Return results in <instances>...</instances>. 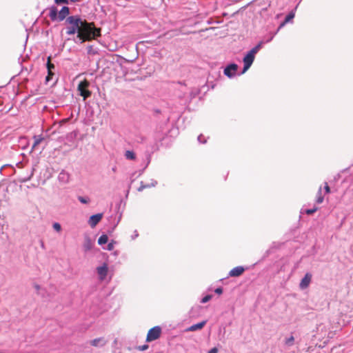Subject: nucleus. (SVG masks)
<instances>
[{"mask_svg": "<svg viewBox=\"0 0 353 353\" xmlns=\"http://www.w3.org/2000/svg\"><path fill=\"white\" fill-rule=\"evenodd\" d=\"M68 26L66 33L69 35L78 33L77 37L82 42L94 39L100 35V29L92 27L91 23L81 20L78 17L68 18Z\"/></svg>", "mask_w": 353, "mask_h": 353, "instance_id": "obj_1", "label": "nucleus"}, {"mask_svg": "<svg viewBox=\"0 0 353 353\" xmlns=\"http://www.w3.org/2000/svg\"><path fill=\"white\" fill-rule=\"evenodd\" d=\"M263 42H260L258 45L254 47L251 50H250L247 54L243 58V63L244 67L242 73L245 72L252 65L256 54L259 51L261 48Z\"/></svg>", "mask_w": 353, "mask_h": 353, "instance_id": "obj_2", "label": "nucleus"}, {"mask_svg": "<svg viewBox=\"0 0 353 353\" xmlns=\"http://www.w3.org/2000/svg\"><path fill=\"white\" fill-rule=\"evenodd\" d=\"M90 83L85 79L81 81L78 85V90L80 92V95L83 97L84 100L91 96V92L87 89Z\"/></svg>", "mask_w": 353, "mask_h": 353, "instance_id": "obj_3", "label": "nucleus"}, {"mask_svg": "<svg viewBox=\"0 0 353 353\" xmlns=\"http://www.w3.org/2000/svg\"><path fill=\"white\" fill-rule=\"evenodd\" d=\"M161 333V329L159 326L154 327L148 331L147 335V341H152L159 338Z\"/></svg>", "mask_w": 353, "mask_h": 353, "instance_id": "obj_4", "label": "nucleus"}, {"mask_svg": "<svg viewBox=\"0 0 353 353\" xmlns=\"http://www.w3.org/2000/svg\"><path fill=\"white\" fill-rule=\"evenodd\" d=\"M312 280V274L310 273H306L304 277L301 279L299 287L301 290L306 289L309 285Z\"/></svg>", "mask_w": 353, "mask_h": 353, "instance_id": "obj_5", "label": "nucleus"}, {"mask_svg": "<svg viewBox=\"0 0 353 353\" xmlns=\"http://www.w3.org/2000/svg\"><path fill=\"white\" fill-rule=\"evenodd\" d=\"M238 65L235 63L228 65L224 70V74L228 77H232L237 71Z\"/></svg>", "mask_w": 353, "mask_h": 353, "instance_id": "obj_6", "label": "nucleus"}, {"mask_svg": "<svg viewBox=\"0 0 353 353\" xmlns=\"http://www.w3.org/2000/svg\"><path fill=\"white\" fill-rule=\"evenodd\" d=\"M103 217V214H94L92 216H91L88 220V224L90 225V226L91 228H94L99 223V221L101 220Z\"/></svg>", "mask_w": 353, "mask_h": 353, "instance_id": "obj_7", "label": "nucleus"}, {"mask_svg": "<svg viewBox=\"0 0 353 353\" xmlns=\"http://www.w3.org/2000/svg\"><path fill=\"white\" fill-rule=\"evenodd\" d=\"M97 273L99 274V279L101 280H103L108 274V266L106 264H103L102 266L98 267Z\"/></svg>", "mask_w": 353, "mask_h": 353, "instance_id": "obj_8", "label": "nucleus"}, {"mask_svg": "<svg viewBox=\"0 0 353 353\" xmlns=\"http://www.w3.org/2000/svg\"><path fill=\"white\" fill-rule=\"evenodd\" d=\"M244 270L245 269L242 266H237L230 270L229 275L232 277L239 276L243 273Z\"/></svg>", "mask_w": 353, "mask_h": 353, "instance_id": "obj_9", "label": "nucleus"}, {"mask_svg": "<svg viewBox=\"0 0 353 353\" xmlns=\"http://www.w3.org/2000/svg\"><path fill=\"white\" fill-rule=\"evenodd\" d=\"M206 324V321H203L199 323L194 324L189 327L186 330L188 332H194L196 330H201Z\"/></svg>", "mask_w": 353, "mask_h": 353, "instance_id": "obj_10", "label": "nucleus"}, {"mask_svg": "<svg viewBox=\"0 0 353 353\" xmlns=\"http://www.w3.org/2000/svg\"><path fill=\"white\" fill-rule=\"evenodd\" d=\"M106 343L103 338L95 339L90 341V344L93 346H103Z\"/></svg>", "mask_w": 353, "mask_h": 353, "instance_id": "obj_11", "label": "nucleus"}, {"mask_svg": "<svg viewBox=\"0 0 353 353\" xmlns=\"http://www.w3.org/2000/svg\"><path fill=\"white\" fill-rule=\"evenodd\" d=\"M59 180L63 183H67L69 181V174L65 171H61L59 174Z\"/></svg>", "mask_w": 353, "mask_h": 353, "instance_id": "obj_12", "label": "nucleus"}, {"mask_svg": "<svg viewBox=\"0 0 353 353\" xmlns=\"http://www.w3.org/2000/svg\"><path fill=\"white\" fill-rule=\"evenodd\" d=\"M69 14V9L68 7H63L59 13V20H63L65 17Z\"/></svg>", "mask_w": 353, "mask_h": 353, "instance_id": "obj_13", "label": "nucleus"}, {"mask_svg": "<svg viewBox=\"0 0 353 353\" xmlns=\"http://www.w3.org/2000/svg\"><path fill=\"white\" fill-rule=\"evenodd\" d=\"M294 17V13L293 12H292L290 14H288L286 16V17L285 19V21L280 25L279 29H280L281 28L284 26L286 23L290 22Z\"/></svg>", "mask_w": 353, "mask_h": 353, "instance_id": "obj_14", "label": "nucleus"}, {"mask_svg": "<svg viewBox=\"0 0 353 353\" xmlns=\"http://www.w3.org/2000/svg\"><path fill=\"white\" fill-rule=\"evenodd\" d=\"M49 16L52 20H55L57 17V10L55 8H52L50 10Z\"/></svg>", "mask_w": 353, "mask_h": 353, "instance_id": "obj_15", "label": "nucleus"}, {"mask_svg": "<svg viewBox=\"0 0 353 353\" xmlns=\"http://www.w3.org/2000/svg\"><path fill=\"white\" fill-rule=\"evenodd\" d=\"M323 199L324 198L322 195V189L321 187H320L316 195V203H321L323 201Z\"/></svg>", "mask_w": 353, "mask_h": 353, "instance_id": "obj_16", "label": "nucleus"}, {"mask_svg": "<svg viewBox=\"0 0 353 353\" xmlns=\"http://www.w3.org/2000/svg\"><path fill=\"white\" fill-rule=\"evenodd\" d=\"M108 238L105 234L101 235L98 239V243L99 245H103L108 242Z\"/></svg>", "mask_w": 353, "mask_h": 353, "instance_id": "obj_17", "label": "nucleus"}, {"mask_svg": "<svg viewBox=\"0 0 353 353\" xmlns=\"http://www.w3.org/2000/svg\"><path fill=\"white\" fill-rule=\"evenodd\" d=\"M34 144L32 145V150H34L39 144L41 143V142L43 140V138L41 137L34 136Z\"/></svg>", "mask_w": 353, "mask_h": 353, "instance_id": "obj_18", "label": "nucleus"}, {"mask_svg": "<svg viewBox=\"0 0 353 353\" xmlns=\"http://www.w3.org/2000/svg\"><path fill=\"white\" fill-rule=\"evenodd\" d=\"M125 157L128 159L133 160L135 159V154L132 151L128 150L125 152Z\"/></svg>", "mask_w": 353, "mask_h": 353, "instance_id": "obj_19", "label": "nucleus"}, {"mask_svg": "<svg viewBox=\"0 0 353 353\" xmlns=\"http://www.w3.org/2000/svg\"><path fill=\"white\" fill-rule=\"evenodd\" d=\"M294 338L293 336H290L288 338H286L285 340V343L288 346H292L294 344Z\"/></svg>", "mask_w": 353, "mask_h": 353, "instance_id": "obj_20", "label": "nucleus"}, {"mask_svg": "<svg viewBox=\"0 0 353 353\" xmlns=\"http://www.w3.org/2000/svg\"><path fill=\"white\" fill-rule=\"evenodd\" d=\"M78 200L81 203H83V204H87L90 201V199L89 197L88 196H79L78 197Z\"/></svg>", "mask_w": 353, "mask_h": 353, "instance_id": "obj_21", "label": "nucleus"}, {"mask_svg": "<svg viewBox=\"0 0 353 353\" xmlns=\"http://www.w3.org/2000/svg\"><path fill=\"white\" fill-rule=\"evenodd\" d=\"M47 68H48V70H52V69L54 68V64L50 62V57H48V59Z\"/></svg>", "mask_w": 353, "mask_h": 353, "instance_id": "obj_22", "label": "nucleus"}, {"mask_svg": "<svg viewBox=\"0 0 353 353\" xmlns=\"http://www.w3.org/2000/svg\"><path fill=\"white\" fill-rule=\"evenodd\" d=\"M52 226L54 230L57 232H60L61 230V226L59 223H54Z\"/></svg>", "mask_w": 353, "mask_h": 353, "instance_id": "obj_23", "label": "nucleus"}, {"mask_svg": "<svg viewBox=\"0 0 353 353\" xmlns=\"http://www.w3.org/2000/svg\"><path fill=\"white\" fill-rule=\"evenodd\" d=\"M53 75H54V73L52 72V70H48V76L46 77V81H49L50 80H51Z\"/></svg>", "mask_w": 353, "mask_h": 353, "instance_id": "obj_24", "label": "nucleus"}, {"mask_svg": "<svg viewBox=\"0 0 353 353\" xmlns=\"http://www.w3.org/2000/svg\"><path fill=\"white\" fill-rule=\"evenodd\" d=\"M211 298H212L211 295H207L202 299L201 303H207L208 301H209L211 299Z\"/></svg>", "mask_w": 353, "mask_h": 353, "instance_id": "obj_25", "label": "nucleus"}, {"mask_svg": "<svg viewBox=\"0 0 353 353\" xmlns=\"http://www.w3.org/2000/svg\"><path fill=\"white\" fill-rule=\"evenodd\" d=\"M316 210H317V208H312V209L307 210L305 211V213H306L307 214H313L314 212H315Z\"/></svg>", "mask_w": 353, "mask_h": 353, "instance_id": "obj_26", "label": "nucleus"}, {"mask_svg": "<svg viewBox=\"0 0 353 353\" xmlns=\"http://www.w3.org/2000/svg\"><path fill=\"white\" fill-rule=\"evenodd\" d=\"M114 248V242H110L108 244V246H107V249L108 250H112Z\"/></svg>", "mask_w": 353, "mask_h": 353, "instance_id": "obj_27", "label": "nucleus"}, {"mask_svg": "<svg viewBox=\"0 0 353 353\" xmlns=\"http://www.w3.org/2000/svg\"><path fill=\"white\" fill-rule=\"evenodd\" d=\"M54 1L57 4H61V3H66V4H68V0H54Z\"/></svg>", "mask_w": 353, "mask_h": 353, "instance_id": "obj_28", "label": "nucleus"}, {"mask_svg": "<svg viewBox=\"0 0 353 353\" xmlns=\"http://www.w3.org/2000/svg\"><path fill=\"white\" fill-rule=\"evenodd\" d=\"M150 187V185H143V184H141V185L139 188L138 190L139 191H142L143 189L145 188H149Z\"/></svg>", "mask_w": 353, "mask_h": 353, "instance_id": "obj_29", "label": "nucleus"}, {"mask_svg": "<svg viewBox=\"0 0 353 353\" xmlns=\"http://www.w3.org/2000/svg\"><path fill=\"white\" fill-rule=\"evenodd\" d=\"M198 141L199 142L203 143L206 142V141L205 139H203V135H201V134L198 137Z\"/></svg>", "mask_w": 353, "mask_h": 353, "instance_id": "obj_30", "label": "nucleus"}, {"mask_svg": "<svg viewBox=\"0 0 353 353\" xmlns=\"http://www.w3.org/2000/svg\"><path fill=\"white\" fill-rule=\"evenodd\" d=\"M208 353H218V349L216 347H213L209 350Z\"/></svg>", "mask_w": 353, "mask_h": 353, "instance_id": "obj_31", "label": "nucleus"}, {"mask_svg": "<svg viewBox=\"0 0 353 353\" xmlns=\"http://www.w3.org/2000/svg\"><path fill=\"white\" fill-rule=\"evenodd\" d=\"M325 193H329L330 191V187L328 186L327 183H325Z\"/></svg>", "mask_w": 353, "mask_h": 353, "instance_id": "obj_32", "label": "nucleus"}, {"mask_svg": "<svg viewBox=\"0 0 353 353\" xmlns=\"http://www.w3.org/2000/svg\"><path fill=\"white\" fill-rule=\"evenodd\" d=\"M92 246V244L90 241H88V243L85 245V247L87 250H89Z\"/></svg>", "mask_w": 353, "mask_h": 353, "instance_id": "obj_33", "label": "nucleus"}, {"mask_svg": "<svg viewBox=\"0 0 353 353\" xmlns=\"http://www.w3.org/2000/svg\"><path fill=\"white\" fill-rule=\"evenodd\" d=\"M215 292H216V294H221L223 292V290H222V289H221V288H216V289L215 290Z\"/></svg>", "mask_w": 353, "mask_h": 353, "instance_id": "obj_34", "label": "nucleus"}, {"mask_svg": "<svg viewBox=\"0 0 353 353\" xmlns=\"http://www.w3.org/2000/svg\"><path fill=\"white\" fill-rule=\"evenodd\" d=\"M146 348H147V346H145H145H143L141 350H145Z\"/></svg>", "mask_w": 353, "mask_h": 353, "instance_id": "obj_35", "label": "nucleus"}, {"mask_svg": "<svg viewBox=\"0 0 353 353\" xmlns=\"http://www.w3.org/2000/svg\"><path fill=\"white\" fill-rule=\"evenodd\" d=\"M156 183H157V182H156V181H155V182H154V183H152V186H154V185H156Z\"/></svg>", "mask_w": 353, "mask_h": 353, "instance_id": "obj_36", "label": "nucleus"}, {"mask_svg": "<svg viewBox=\"0 0 353 353\" xmlns=\"http://www.w3.org/2000/svg\"><path fill=\"white\" fill-rule=\"evenodd\" d=\"M35 288H36V289H37V290H39V285H35Z\"/></svg>", "mask_w": 353, "mask_h": 353, "instance_id": "obj_37", "label": "nucleus"}, {"mask_svg": "<svg viewBox=\"0 0 353 353\" xmlns=\"http://www.w3.org/2000/svg\"><path fill=\"white\" fill-rule=\"evenodd\" d=\"M273 37H274V36H272V37H270V39L268 41H271V40L272 39Z\"/></svg>", "mask_w": 353, "mask_h": 353, "instance_id": "obj_38", "label": "nucleus"}]
</instances>
